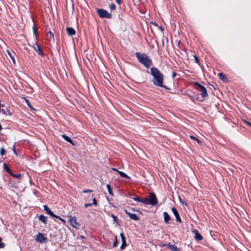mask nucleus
I'll list each match as a JSON object with an SVG mask.
<instances>
[{"mask_svg":"<svg viewBox=\"0 0 251 251\" xmlns=\"http://www.w3.org/2000/svg\"><path fill=\"white\" fill-rule=\"evenodd\" d=\"M150 71L151 74L152 76V81L153 84L156 86L168 89L167 87L163 84L164 80L163 75L160 71L155 67H151Z\"/></svg>","mask_w":251,"mask_h":251,"instance_id":"nucleus-1","label":"nucleus"},{"mask_svg":"<svg viewBox=\"0 0 251 251\" xmlns=\"http://www.w3.org/2000/svg\"><path fill=\"white\" fill-rule=\"evenodd\" d=\"M135 54L138 61L146 68L149 69L152 65L151 59L146 53L136 52Z\"/></svg>","mask_w":251,"mask_h":251,"instance_id":"nucleus-2","label":"nucleus"},{"mask_svg":"<svg viewBox=\"0 0 251 251\" xmlns=\"http://www.w3.org/2000/svg\"><path fill=\"white\" fill-rule=\"evenodd\" d=\"M194 85L195 86V88L201 92V95L202 98H204L207 96L206 89L203 85L198 82H194Z\"/></svg>","mask_w":251,"mask_h":251,"instance_id":"nucleus-3","label":"nucleus"},{"mask_svg":"<svg viewBox=\"0 0 251 251\" xmlns=\"http://www.w3.org/2000/svg\"><path fill=\"white\" fill-rule=\"evenodd\" d=\"M96 12L99 17L101 18H106L107 19H110L112 17L111 13L108 12L106 10L103 9H97Z\"/></svg>","mask_w":251,"mask_h":251,"instance_id":"nucleus-4","label":"nucleus"},{"mask_svg":"<svg viewBox=\"0 0 251 251\" xmlns=\"http://www.w3.org/2000/svg\"><path fill=\"white\" fill-rule=\"evenodd\" d=\"M67 217L69 218V221L70 225L74 228L78 229L80 226V224L77 222L76 218L75 216H72L71 215H68Z\"/></svg>","mask_w":251,"mask_h":251,"instance_id":"nucleus-5","label":"nucleus"},{"mask_svg":"<svg viewBox=\"0 0 251 251\" xmlns=\"http://www.w3.org/2000/svg\"><path fill=\"white\" fill-rule=\"evenodd\" d=\"M149 204L154 206L158 203V200L155 194L154 193H150L149 198L148 199Z\"/></svg>","mask_w":251,"mask_h":251,"instance_id":"nucleus-6","label":"nucleus"},{"mask_svg":"<svg viewBox=\"0 0 251 251\" xmlns=\"http://www.w3.org/2000/svg\"><path fill=\"white\" fill-rule=\"evenodd\" d=\"M35 240L40 243L46 242L47 241V238L46 234L39 232L37 235Z\"/></svg>","mask_w":251,"mask_h":251,"instance_id":"nucleus-7","label":"nucleus"},{"mask_svg":"<svg viewBox=\"0 0 251 251\" xmlns=\"http://www.w3.org/2000/svg\"><path fill=\"white\" fill-rule=\"evenodd\" d=\"M1 113L3 115H8L10 116H13L14 114V110L11 109L10 106L6 107V109H2Z\"/></svg>","mask_w":251,"mask_h":251,"instance_id":"nucleus-8","label":"nucleus"},{"mask_svg":"<svg viewBox=\"0 0 251 251\" xmlns=\"http://www.w3.org/2000/svg\"><path fill=\"white\" fill-rule=\"evenodd\" d=\"M166 246L172 251H181L180 249L175 245H171L170 243L165 244L162 245V247Z\"/></svg>","mask_w":251,"mask_h":251,"instance_id":"nucleus-9","label":"nucleus"},{"mask_svg":"<svg viewBox=\"0 0 251 251\" xmlns=\"http://www.w3.org/2000/svg\"><path fill=\"white\" fill-rule=\"evenodd\" d=\"M172 211L173 213V214H174V215L176 217V221L177 222H179L180 223H181V218L179 216V214L177 210V209L175 208V207H172Z\"/></svg>","mask_w":251,"mask_h":251,"instance_id":"nucleus-10","label":"nucleus"},{"mask_svg":"<svg viewBox=\"0 0 251 251\" xmlns=\"http://www.w3.org/2000/svg\"><path fill=\"white\" fill-rule=\"evenodd\" d=\"M125 212L131 219L134 220L135 221L139 220V217L136 214L131 213L127 211L126 210H125Z\"/></svg>","mask_w":251,"mask_h":251,"instance_id":"nucleus-11","label":"nucleus"},{"mask_svg":"<svg viewBox=\"0 0 251 251\" xmlns=\"http://www.w3.org/2000/svg\"><path fill=\"white\" fill-rule=\"evenodd\" d=\"M34 50L37 51L39 55L43 57L45 55L43 51L41 50L40 47L37 44H35L33 47Z\"/></svg>","mask_w":251,"mask_h":251,"instance_id":"nucleus-12","label":"nucleus"},{"mask_svg":"<svg viewBox=\"0 0 251 251\" xmlns=\"http://www.w3.org/2000/svg\"><path fill=\"white\" fill-rule=\"evenodd\" d=\"M120 236L122 239V245L121 246V249L123 250L126 246V238L123 233H121Z\"/></svg>","mask_w":251,"mask_h":251,"instance_id":"nucleus-13","label":"nucleus"},{"mask_svg":"<svg viewBox=\"0 0 251 251\" xmlns=\"http://www.w3.org/2000/svg\"><path fill=\"white\" fill-rule=\"evenodd\" d=\"M193 232L195 234V239L197 241H201L203 238L201 235L199 233L197 229H195L193 231Z\"/></svg>","mask_w":251,"mask_h":251,"instance_id":"nucleus-14","label":"nucleus"},{"mask_svg":"<svg viewBox=\"0 0 251 251\" xmlns=\"http://www.w3.org/2000/svg\"><path fill=\"white\" fill-rule=\"evenodd\" d=\"M66 31H67V34L69 36H71L75 35L76 33L75 30L73 27H67L66 28Z\"/></svg>","mask_w":251,"mask_h":251,"instance_id":"nucleus-15","label":"nucleus"},{"mask_svg":"<svg viewBox=\"0 0 251 251\" xmlns=\"http://www.w3.org/2000/svg\"><path fill=\"white\" fill-rule=\"evenodd\" d=\"M163 216H164V220L165 223L169 224V221L171 220V217L170 215L168 214V213L165 211L163 212Z\"/></svg>","mask_w":251,"mask_h":251,"instance_id":"nucleus-16","label":"nucleus"},{"mask_svg":"<svg viewBox=\"0 0 251 251\" xmlns=\"http://www.w3.org/2000/svg\"><path fill=\"white\" fill-rule=\"evenodd\" d=\"M44 210L50 216H54V213L51 211L50 208L47 205H44Z\"/></svg>","mask_w":251,"mask_h":251,"instance_id":"nucleus-17","label":"nucleus"},{"mask_svg":"<svg viewBox=\"0 0 251 251\" xmlns=\"http://www.w3.org/2000/svg\"><path fill=\"white\" fill-rule=\"evenodd\" d=\"M62 136L65 141L74 145L73 140L65 134L62 135Z\"/></svg>","mask_w":251,"mask_h":251,"instance_id":"nucleus-18","label":"nucleus"},{"mask_svg":"<svg viewBox=\"0 0 251 251\" xmlns=\"http://www.w3.org/2000/svg\"><path fill=\"white\" fill-rule=\"evenodd\" d=\"M39 219L44 224H46L47 222V217L43 215H40L39 217Z\"/></svg>","mask_w":251,"mask_h":251,"instance_id":"nucleus-19","label":"nucleus"},{"mask_svg":"<svg viewBox=\"0 0 251 251\" xmlns=\"http://www.w3.org/2000/svg\"><path fill=\"white\" fill-rule=\"evenodd\" d=\"M47 37H48V38L49 40H50L52 39L53 40V41L54 42V35L52 31H50L47 33Z\"/></svg>","mask_w":251,"mask_h":251,"instance_id":"nucleus-20","label":"nucleus"},{"mask_svg":"<svg viewBox=\"0 0 251 251\" xmlns=\"http://www.w3.org/2000/svg\"><path fill=\"white\" fill-rule=\"evenodd\" d=\"M114 170L115 171H118V173L120 174V176L121 177H125V178H130V177L129 176H128L126 174H125V173L122 172V171H118L116 169H114Z\"/></svg>","mask_w":251,"mask_h":251,"instance_id":"nucleus-21","label":"nucleus"},{"mask_svg":"<svg viewBox=\"0 0 251 251\" xmlns=\"http://www.w3.org/2000/svg\"><path fill=\"white\" fill-rule=\"evenodd\" d=\"M221 80L224 82H227L229 81L228 78L225 76L223 73H221Z\"/></svg>","mask_w":251,"mask_h":251,"instance_id":"nucleus-22","label":"nucleus"},{"mask_svg":"<svg viewBox=\"0 0 251 251\" xmlns=\"http://www.w3.org/2000/svg\"><path fill=\"white\" fill-rule=\"evenodd\" d=\"M3 168L10 175V174L12 173V171L8 167V166L7 165V164L5 163H4V164H3Z\"/></svg>","mask_w":251,"mask_h":251,"instance_id":"nucleus-23","label":"nucleus"},{"mask_svg":"<svg viewBox=\"0 0 251 251\" xmlns=\"http://www.w3.org/2000/svg\"><path fill=\"white\" fill-rule=\"evenodd\" d=\"M33 34L35 35L36 38L38 37V28L36 25L34 24L33 26Z\"/></svg>","mask_w":251,"mask_h":251,"instance_id":"nucleus-24","label":"nucleus"},{"mask_svg":"<svg viewBox=\"0 0 251 251\" xmlns=\"http://www.w3.org/2000/svg\"><path fill=\"white\" fill-rule=\"evenodd\" d=\"M140 202L143 203L145 204L148 205L149 204L148 199H147V198L141 199Z\"/></svg>","mask_w":251,"mask_h":251,"instance_id":"nucleus-25","label":"nucleus"},{"mask_svg":"<svg viewBox=\"0 0 251 251\" xmlns=\"http://www.w3.org/2000/svg\"><path fill=\"white\" fill-rule=\"evenodd\" d=\"M106 188L108 190V193L110 195H113V193H112V188H111V186L109 184H107L106 185Z\"/></svg>","mask_w":251,"mask_h":251,"instance_id":"nucleus-26","label":"nucleus"},{"mask_svg":"<svg viewBox=\"0 0 251 251\" xmlns=\"http://www.w3.org/2000/svg\"><path fill=\"white\" fill-rule=\"evenodd\" d=\"M194 57L195 62L199 65H200V60L199 57L196 55H194Z\"/></svg>","mask_w":251,"mask_h":251,"instance_id":"nucleus-27","label":"nucleus"},{"mask_svg":"<svg viewBox=\"0 0 251 251\" xmlns=\"http://www.w3.org/2000/svg\"><path fill=\"white\" fill-rule=\"evenodd\" d=\"M190 137L191 139H193L196 140L199 144H201V142L198 138H197L193 136H191V135Z\"/></svg>","mask_w":251,"mask_h":251,"instance_id":"nucleus-28","label":"nucleus"},{"mask_svg":"<svg viewBox=\"0 0 251 251\" xmlns=\"http://www.w3.org/2000/svg\"><path fill=\"white\" fill-rule=\"evenodd\" d=\"M6 153V151L4 148H1L0 150V154L3 156Z\"/></svg>","mask_w":251,"mask_h":251,"instance_id":"nucleus-29","label":"nucleus"},{"mask_svg":"<svg viewBox=\"0 0 251 251\" xmlns=\"http://www.w3.org/2000/svg\"><path fill=\"white\" fill-rule=\"evenodd\" d=\"M111 217H112L113 219V221L116 222L117 224H118V217L113 215V214H112L111 215Z\"/></svg>","mask_w":251,"mask_h":251,"instance_id":"nucleus-30","label":"nucleus"},{"mask_svg":"<svg viewBox=\"0 0 251 251\" xmlns=\"http://www.w3.org/2000/svg\"><path fill=\"white\" fill-rule=\"evenodd\" d=\"M10 175L13 177H16V178H20L21 176V174H14L12 172V173L10 174Z\"/></svg>","mask_w":251,"mask_h":251,"instance_id":"nucleus-31","label":"nucleus"},{"mask_svg":"<svg viewBox=\"0 0 251 251\" xmlns=\"http://www.w3.org/2000/svg\"><path fill=\"white\" fill-rule=\"evenodd\" d=\"M114 238H115V241L113 243V247H116L117 246V244H118V241H117V236H114Z\"/></svg>","mask_w":251,"mask_h":251,"instance_id":"nucleus-32","label":"nucleus"},{"mask_svg":"<svg viewBox=\"0 0 251 251\" xmlns=\"http://www.w3.org/2000/svg\"><path fill=\"white\" fill-rule=\"evenodd\" d=\"M109 8H110L111 10H114L116 8V5L114 3L110 4L109 5Z\"/></svg>","mask_w":251,"mask_h":251,"instance_id":"nucleus-33","label":"nucleus"},{"mask_svg":"<svg viewBox=\"0 0 251 251\" xmlns=\"http://www.w3.org/2000/svg\"><path fill=\"white\" fill-rule=\"evenodd\" d=\"M92 204L93 205H94L95 206H97L98 205V202H97V200L96 199V198H94L93 199V202L92 203Z\"/></svg>","mask_w":251,"mask_h":251,"instance_id":"nucleus-34","label":"nucleus"},{"mask_svg":"<svg viewBox=\"0 0 251 251\" xmlns=\"http://www.w3.org/2000/svg\"><path fill=\"white\" fill-rule=\"evenodd\" d=\"M5 247V244L2 242V238L0 237V248H3Z\"/></svg>","mask_w":251,"mask_h":251,"instance_id":"nucleus-35","label":"nucleus"},{"mask_svg":"<svg viewBox=\"0 0 251 251\" xmlns=\"http://www.w3.org/2000/svg\"><path fill=\"white\" fill-rule=\"evenodd\" d=\"M92 191H93L90 189H85V190H83L82 193H91Z\"/></svg>","mask_w":251,"mask_h":251,"instance_id":"nucleus-36","label":"nucleus"},{"mask_svg":"<svg viewBox=\"0 0 251 251\" xmlns=\"http://www.w3.org/2000/svg\"><path fill=\"white\" fill-rule=\"evenodd\" d=\"M132 199L134 201H138V202H140V201H141V198H140L139 197H134V198H133Z\"/></svg>","mask_w":251,"mask_h":251,"instance_id":"nucleus-37","label":"nucleus"},{"mask_svg":"<svg viewBox=\"0 0 251 251\" xmlns=\"http://www.w3.org/2000/svg\"><path fill=\"white\" fill-rule=\"evenodd\" d=\"M92 203H86L84 204V207L87 208L88 206H92Z\"/></svg>","mask_w":251,"mask_h":251,"instance_id":"nucleus-38","label":"nucleus"},{"mask_svg":"<svg viewBox=\"0 0 251 251\" xmlns=\"http://www.w3.org/2000/svg\"><path fill=\"white\" fill-rule=\"evenodd\" d=\"M7 52H8L9 55L10 56L11 58L12 59L14 63L15 62L14 58L12 56L11 53H10V52L9 51H7Z\"/></svg>","mask_w":251,"mask_h":251,"instance_id":"nucleus-39","label":"nucleus"},{"mask_svg":"<svg viewBox=\"0 0 251 251\" xmlns=\"http://www.w3.org/2000/svg\"><path fill=\"white\" fill-rule=\"evenodd\" d=\"M12 150H13L14 153L15 154V155H17V153L15 146H14L13 147Z\"/></svg>","mask_w":251,"mask_h":251,"instance_id":"nucleus-40","label":"nucleus"},{"mask_svg":"<svg viewBox=\"0 0 251 251\" xmlns=\"http://www.w3.org/2000/svg\"><path fill=\"white\" fill-rule=\"evenodd\" d=\"M176 75H177V74L176 72H173L172 75V78H175Z\"/></svg>","mask_w":251,"mask_h":251,"instance_id":"nucleus-41","label":"nucleus"},{"mask_svg":"<svg viewBox=\"0 0 251 251\" xmlns=\"http://www.w3.org/2000/svg\"><path fill=\"white\" fill-rule=\"evenodd\" d=\"M158 28L162 32H164V28L161 26L159 25Z\"/></svg>","mask_w":251,"mask_h":251,"instance_id":"nucleus-42","label":"nucleus"},{"mask_svg":"<svg viewBox=\"0 0 251 251\" xmlns=\"http://www.w3.org/2000/svg\"><path fill=\"white\" fill-rule=\"evenodd\" d=\"M60 220L63 223V224H65L66 223V221L62 219V218H60Z\"/></svg>","mask_w":251,"mask_h":251,"instance_id":"nucleus-43","label":"nucleus"},{"mask_svg":"<svg viewBox=\"0 0 251 251\" xmlns=\"http://www.w3.org/2000/svg\"><path fill=\"white\" fill-rule=\"evenodd\" d=\"M152 24L157 27L159 26V25L156 23H152Z\"/></svg>","mask_w":251,"mask_h":251,"instance_id":"nucleus-44","label":"nucleus"},{"mask_svg":"<svg viewBox=\"0 0 251 251\" xmlns=\"http://www.w3.org/2000/svg\"><path fill=\"white\" fill-rule=\"evenodd\" d=\"M52 217H54V218H56L57 219H58L60 220V218H61V217H60L59 216H58L54 214V216H52Z\"/></svg>","mask_w":251,"mask_h":251,"instance_id":"nucleus-45","label":"nucleus"},{"mask_svg":"<svg viewBox=\"0 0 251 251\" xmlns=\"http://www.w3.org/2000/svg\"><path fill=\"white\" fill-rule=\"evenodd\" d=\"M246 123H247V124L250 126H251V123L249 122H247V121H246Z\"/></svg>","mask_w":251,"mask_h":251,"instance_id":"nucleus-46","label":"nucleus"},{"mask_svg":"<svg viewBox=\"0 0 251 251\" xmlns=\"http://www.w3.org/2000/svg\"><path fill=\"white\" fill-rule=\"evenodd\" d=\"M72 5L73 8L74 9V3H73V1H72Z\"/></svg>","mask_w":251,"mask_h":251,"instance_id":"nucleus-47","label":"nucleus"},{"mask_svg":"<svg viewBox=\"0 0 251 251\" xmlns=\"http://www.w3.org/2000/svg\"><path fill=\"white\" fill-rule=\"evenodd\" d=\"M116 2H117V3L120 4L121 3L122 1H116Z\"/></svg>","mask_w":251,"mask_h":251,"instance_id":"nucleus-48","label":"nucleus"},{"mask_svg":"<svg viewBox=\"0 0 251 251\" xmlns=\"http://www.w3.org/2000/svg\"><path fill=\"white\" fill-rule=\"evenodd\" d=\"M26 102H27V104L29 106V101H28V100H27V99H26Z\"/></svg>","mask_w":251,"mask_h":251,"instance_id":"nucleus-49","label":"nucleus"},{"mask_svg":"<svg viewBox=\"0 0 251 251\" xmlns=\"http://www.w3.org/2000/svg\"><path fill=\"white\" fill-rule=\"evenodd\" d=\"M4 104H1V107H4Z\"/></svg>","mask_w":251,"mask_h":251,"instance_id":"nucleus-50","label":"nucleus"},{"mask_svg":"<svg viewBox=\"0 0 251 251\" xmlns=\"http://www.w3.org/2000/svg\"><path fill=\"white\" fill-rule=\"evenodd\" d=\"M217 75L220 77V73L218 74Z\"/></svg>","mask_w":251,"mask_h":251,"instance_id":"nucleus-51","label":"nucleus"},{"mask_svg":"<svg viewBox=\"0 0 251 251\" xmlns=\"http://www.w3.org/2000/svg\"><path fill=\"white\" fill-rule=\"evenodd\" d=\"M1 110H2V109H1V108H0V112H1Z\"/></svg>","mask_w":251,"mask_h":251,"instance_id":"nucleus-52","label":"nucleus"}]
</instances>
